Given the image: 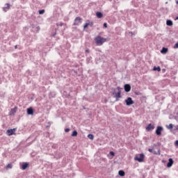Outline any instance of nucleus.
<instances>
[{
    "instance_id": "37",
    "label": "nucleus",
    "mask_w": 178,
    "mask_h": 178,
    "mask_svg": "<svg viewBox=\"0 0 178 178\" xmlns=\"http://www.w3.org/2000/svg\"><path fill=\"white\" fill-rule=\"evenodd\" d=\"M177 19H178V17H177Z\"/></svg>"
},
{
    "instance_id": "36",
    "label": "nucleus",
    "mask_w": 178,
    "mask_h": 178,
    "mask_svg": "<svg viewBox=\"0 0 178 178\" xmlns=\"http://www.w3.org/2000/svg\"><path fill=\"white\" fill-rule=\"evenodd\" d=\"M15 48H17V45L15 46Z\"/></svg>"
},
{
    "instance_id": "3",
    "label": "nucleus",
    "mask_w": 178,
    "mask_h": 178,
    "mask_svg": "<svg viewBox=\"0 0 178 178\" xmlns=\"http://www.w3.org/2000/svg\"><path fill=\"white\" fill-rule=\"evenodd\" d=\"M117 90H118V92H113V95L114 98H116V99L118 101V99H119V98L122 97V95H121L122 91L120 90V87H118Z\"/></svg>"
},
{
    "instance_id": "17",
    "label": "nucleus",
    "mask_w": 178,
    "mask_h": 178,
    "mask_svg": "<svg viewBox=\"0 0 178 178\" xmlns=\"http://www.w3.org/2000/svg\"><path fill=\"white\" fill-rule=\"evenodd\" d=\"M168 52V48L163 47V49L161 50V54H166Z\"/></svg>"
},
{
    "instance_id": "11",
    "label": "nucleus",
    "mask_w": 178,
    "mask_h": 178,
    "mask_svg": "<svg viewBox=\"0 0 178 178\" xmlns=\"http://www.w3.org/2000/svg\"><path fill=\"white\" fill-rule=\"evenodd\" d=\"M28 167H29V163H24L22 165L21 169H22V170H26V169H27Z\"/></svg>"
},
{
    "instance_id": "18",
    "label": "nucleus",
    "mask_w": 178,
    "mask_h": 178,
    "mask_svg": "<svg viewBox=\"0 0 178 178\" xmlns=\"http://www.w3.org/2000/svg\"><path fill=\"white\" fill-rule=\"evenodd\" d=\"M118 175H119V176H121L122 177H123V176H124V175H125L124 171H123V170H120V171L118 172Z\"/></svg>"
},
{
    "instance_id": "13",
    "label": "nucleus",
    "mask_w": 178,
    "mask_h": 178,
    "mask_svg": "<svg viewBox=\"0 0 178 178\" xmlns=\"http://www.w3.org/2000/svg\"><path fill=\"white\" fill-rule=\"evenodd\" d=\"M17 111V108H14L11 109L10 111V116H13V115H15V113H16Z\"/></svg>"
},
{
    "instance_id": "14",
    "label": "nucleus",
    "mask_w": 178,
    "mask_h": 178,
    "mask_svg": "<svg viewBox=\"0 0 178 178\" xmlns=\"http://www.w3.org/2000/svg\"><path fill=\"white\" fill-rule=\"evenodd\" d=\"M96 16L98 19H101V18H102V16H104V15L101 12H97Z\"/></svg>"
},
{
    "instance_id": "34",
    "label": "nucleus",
    "mask_w": 178,
    "mask_h": 178,
    "mask_svg": "<svg viewBox=\"0 0 178 178\" xmlns=\"http://www.w3.org/2000/svg\"><path fill=\"white\" fill-rule=\"evenodd\" d=\"M149 152H152V154L154 152V149H148Z\"/></svg>"
},
{
    "instance_id": "12",
    "label": "nucleus",
    "mask_w": 178,
    "mask_h": 178,
    "mask_svg": "<svg viewBox=\"0 0 178 178\" xmlns=\"http://www.w3.org/2000/svg\"><path fill=\"white\" fill-rule=\"evenodd\" d=\"M27 115H34V110L32 108H29L27 109Z\"/></svg>"
},
{
    "instance_id": "4",
    "label": "nucleus",
    "mask_w": 178,
    "mask_h": 178,
    "mask_svg": "<svg viewBox=\"0 0 178 178\" xmlns=\"http://www.w3.org/2000/svg\"><path fill=\"white\" fill-rule=\"evenodd\" d=\"M125 103L127 104V106H130V105H133V104H134V101H133V99H131V97H128L125 100Z\"/></svg>"
},
{
    "instance_id": "15",
    "label": "nucleus",
    "mask_w": 178,
    "mask_h": 178,
    "mask_svg": "<svg viewBox=\"0 0 178 178\" xmlns=\"http://www.w3.org/2000/svg\"><path fill=\"white\" fill-rule=\"evenodd\" d=\"M166 24L167 26H173V22H172L170 19H168L166 21Z\"/></svg>"
},
{
    "instance_id": "29",
    "label": "nucleus",
    "mask_w": 178,
    "mask_h": 178,
    "mask_svg": "<svg viewBox=\"0 0 178 178\" xmlns=\"http://www.w3.org/2000/svg\"><path fill=\"white\" fill-rule=\"evenodd\" d=\"M174 48L175 49H177V48H178V42L175 44Z\"/></svg>"
},
{
    "instance_id": "9",
    "label": "nucleus",
    "mask_w": 178,
    "mask_h": 178,
    "mask_svg": "<svg viewBox=\"0 0 178 178\" xmlns=\"http://www.w3.org/2000/svg\"><path fill=\"white\" fill-rule=\"evenodd\" d=\"M155 129V126L152 124H149L147 127H146L147 131H151V130H154Z\"/></svg>"
},
{
    "instance_id": "24",
    "label": "nucleus",
    "mask_w": 178,
    "mask_h": 178,
    "mask_svg": "<svg viewBox=\"0 0 178 178\" xmlns=\"http://www.w3.org/2000/svg\"><path fill=\"white\" fill-rule=\"evenodd\" d=\"M10 5L9 3L6 4V7H4V9H10Z\"/></svg>"
},
{
    "instance_id": "2",
    "label": "nucleus",
    "mask_w": 178,
    "mask_h": 178,
    "mask_svg": "<svg viewBox=\"0 0 178 178\" xmlns=\"http://www.w3.org/2000/svg\"><path fill=\"white\" fill-rule=\"evenodd\" d=\"M145 158V155L142 153V154L136 155L134 157V161H137L138 162H140V163L144 162Z\"/></svg>"
},
{
    "instance_id": "23",
    "label": "nucleus",
    "mask_w": 178,
    "mask_h": 178,
    "mask_svg": "<svg viewBox=\"0 0 178 178\" xmlns=\"http://www.w3.org/2000/svg\"><path fill=\"white\" fill-rule=\"evenodd\" d=\"M88 138H90V140H94V135L88 134Z\"/></svg>"
},
{
    "instance_id": "32",
    "label": "nucleus",
    "mask_w": 178,
    "mask_h": 178,
    "mask_svg": "<svg viewBox=\"0 0 178 178\" xmlns=\"http://www.w3.org/2000/svg\"><path fill=\"white\" fill-rule=\"evenodd\" d=\"M135 94L136 95H141V92H136Z\"/></svg>"
},
{
    "instance_id": "21",
    "label": "nucleus",
    "mask_w": 178,
    "mask_h": 178,
    "mask_svg": "<svg viewBox=\"0 0 178 178\" xmlns=\"http://www.w3.org/2000/svg\"><path fill=\"white\" fill-rule=\"evenodd\" d=\"M166 127L169 130H172V129H173V124H170L169 125H167Z\"/></svg>"
},
{
    "instance_id": "10",
    "label": "nucleus",
    "mask_w": 178,
    "mask_h": 178,
    "mask_svg": "<svg viewBox=\"0 0 178 178\" xmlns=\"http://www.w3.org/2000/svg\"><path fill=\"white\" fill-rule=\"evenodd\" d=\"M173 159H169L168 163H167V168H172L173 166Z\"/></svg>"
},
{
    "instance_id": "1",
    "label": "nucleus",
    "mask_w": 178,
    "mask_h": 178,
    "mask_svg": "<svg viewBox=\"0 0 178 178\" xmlns=\"http://www.w3.org/2000/svg\"><path fill=\"white\" fill-rule=\"evenodd\" d=\"M95 41L97 45H103L104 42H106V38H104L101 36H97L95 38Z\"/></svg>"
},
{
    "instance_id": "31",
    "label": "nucleus",
    "mask_w": 178,
    "mask_h": 178,
    "mask_svg": "<svg viewBox=\"0 0 178 178\" xmlns=\"http://www.w3.org/2000/svg\"><path fill=\"white\" fill-rule=\"evenodd\" d=\"M104 27H105V29H107L108 28V24L104 23Z\"/></svg>"
},
{
    "instance_id": "33",
    "label": "nucleus",
    "mask_w": 178,
    "mask_h": 178,
    "mask_svg": "<svg viewBox=\"0 0 178 178\" xmlns=\"http://www.w3.org/2000/svg\"><path fill=\"white\" fill-rule=\"evenodd\" d=\"M86 54H90V49H87L86 51H85Z\"/></svg>"
},
{
    "instance_id": "20",
    "label": "nucleus",
    "mask_w": 178,
    "mask_h": 178,
    "mask_svg": "<svg viewBox=\"0 0 178 178\" xmlns=\"http://www.w3.org/2000/svg\"><path fill=\"white\" fill-rule=\"evenodd\" d=\"M71 136L72 137H77V131H73Z\"/></svg>"
},
{
    "instance_id": "6",
    "label": "nucleus",
    "mask_w": 178,
    "mask_h": 178,
    "mask_svg": "<svg viewBox=\"0 0 178 178\" xmlns=\"http://www.w3.org/2000/svg\"><path fill=\"white\" fill-rule=\"evenodd\" d=\"M79 24H81V19L80 18V17L75 18L74 22V26H79Z\"/></svg>"
},
{
    "instance_id": "8",
    "label": "nucleus",
    "mask_w": 178,
    "mask_h": 178,
    "mask_svg": "<svg viewBox=\"0 0 178 178\" xmlns=\"http://www.w3.org/2000/svg\"><path fill=\"white\" fill-rule=\"evenodd\" d=\"M124 88L126 92H130V90H131V86H130V84H125L124 86Z\"/></svg>"
},
{
    "instance_id": "5",
    "label": "nucleus",
    "mask_w": 178,
    "mask_h": 178,
    "mask_svg": "<svg viewBox=\"0 0 178 178\" xmlns=\"http://www.w3.org/2000/svg\"><path fill=\"white\" fill-rule=\"evenodd\" d=\"M162 130H163V127H157L156 129V134L157 136H161V134H162Z\"/></svg>"
},
{
    "instance_id": "7",
    "label": "nucleus",
    "mask_w": 178,
    "mask_h": 178,
    "mask_svg": "<svg viewBox=\"0 0 178 178\" xmlns=\"http://www.w3.org/2000/svg\"><path fill=\"white\" fill-rule=\"evenodd\" d=\"M15 131H16V128L11 129H8L6 131V134L8 136H13Z\"/></svg>"
},
{
    "instance_id": "30",
    "label": "nucleus",
    "mask_w": 178,
    "mask_h": 178,
    "mask_svg": "<svg viewBox=\"0 0 178 178\" xmlns=\"http://www.w3.org/2000/svg\"><path fill=\"white\" fill-rule=\"evenodd\" d=\"M175 147H177V148H178V140L175 141Z\"/></svg>"
},
{
    "instance_id": "25",
    "label": "nucleus",
    "mask_w": 178,
    "mask_h": 178,
    "mask_svg": "<svg viewBox=\"0 0 178 178\" xmlns=\"http://www.w3.org/2000/svg\"><path fill=\"white\" fill-rule=\"evenodd\" d=\"M44 13H45V10H39V15H44Z\"/></svg>"
},
{
    "instance_id": "22",
    "label": "nucleus",
    "mask_w": 178,
    "mask_h": 178,
    "mask_svg": "<svg viewBox=\"0 0 178 178\" xmlns=\"http://www.w3.org/2000/svg\"><path fill=\"white\" fill-rule=\"evenodd\" d=\"M13 168V165L11 163H8L6 167V169H12Z\"/></svg>"
},
{
    "instance_id": "19",
    "label": "nucleus",
    "mask_w": 178,
    "mask_h": 178,
    "mask_svg": "<svg viewBox=\"0 0 178 178\" xmlns=\"http://www.w3.org/2000/svg\"><path fill=\"white\" fill-rule=\"evenodd\" d=\"M153 70L155 72L157 70V72H161V67H154Z\"/></svg>"
},
{
    "instance_id": "26",
    "label": "nucleus",
    "mask_w": 178,
    "mask_h": 178,
    "mask_svg": "<svg viewBox=\"0 0 178 178\" xmlns=\"http://www.w3.org/2000/svg\"><path fill=\"white\" fill-rule=\"evenodd\" d=\"M110 155L112 156L111 158V159H112V158H113V156H115V152H110Z\"/></svg>"
},
{
    "instance_id": "28",
    "label": "nucleus",
    "mask_w": 178,
    "mask_h": 178,
    "mask_svg": "<svg viewBox=\"0 0 178 178\" xmlns=\"http://www.w3.org/2000/svg\"><path fill=\"white\" fill-rule=\"evenodd\" d=\"M65 133H69V131H70V129L67 128L65 129Z\"/></svg>"
},
{
    "instance_id": "27",
    "label": "nucleus",
    "mask_w": 178,
    "mask_h": 178,
    "mask_svg": "<svg viewBox=\"0 0 178 178\" xmlns=\"http://www.w3.org/2000/svg\"><path fill=\"white\" fill-rule=\"evenodd\" d=\"M88 26H90L89 23H86L84 26H83V29H87V27H88Z\"/></svg>"
},
{
    "instance_id": "16",
    "label": "nucleus",
    "mask_w": 178,
    "mask_h": 178,
    "mask_svg": "<svg viewBox=\"0 0 178 178\" xmlns=\"http://www.w3.org/2000/svg\"><path fill=\"white\" fill-rule=\"evenodd\" d=\"M154 155H161V149H158V151L153 150V153Z\"/></svg>"
},
{
    "instance_id": "35",
    "label": "nucleus",
    "mask_w": 178,
    "mask_h": 178,
    "mask_svg": "<svg viewBox=\"0 0 178 178\" xmlns=\"http://www.w3.org/2000/svg\"><path fill=\"white\" fill-rule=\"evenodd\" d=\"M58 26H63V23H60V24H58Z\"/></svg>"
}]
</instances>
